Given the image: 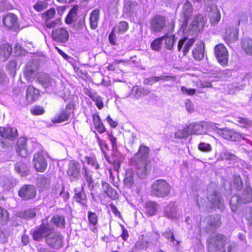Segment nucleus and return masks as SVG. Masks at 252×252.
I'll list each match as a JSON object with an SVG mask.
<instances>
[{
	"mask_svg": "<svg viewBox=\"0 0 252 252\" xmlns=\"http://www.w3.org/2000/svg\"><path fill=\"white\" fill-rule=\"evenodd\" d=\"M150 149L145 146L141 145L132 158L131 159V164L137 169V173L141 178L147 175L150 169V160L148 159Z\"/></svg>",
	"mask_w": 252,
	"mask_h": 252,
	"instance_id": "f257e3e1",
	"label": "nucleus"
},
{
	"mask_svg": "<svg viewBox=\"0 0 252 252\" xmlns=\"http://www.w3.org/2000/svg\"><path fill=\"white\" fill-rule=\"evenodd\" d=\"M234 244L227 242L226 237L217 234L210 237L207 240V249L210 252H231Z\"/></svg>",
	"mask_w": 252,
	"mask_h": 252,
	"instance_id": "f03ea898",
	"label": "nucleus"
},
{
	"mask_svg": "<svg viewBox=\"0 0 252 252\" xmlns=\"http://www.w3.org/2000/svg\"><path fill=\"white\" fill-rule=\"evenodd\" d=\"M170 186L164 180H156L152 187V193L158 197H165L170 193Z\"/></svg>",
	"mask_w": 252,
	"mask_h": 252,
	"instance_id": "7ed1b4c3",
	"label": "nucleus"
},
{
	"mask_svg": "<svg viewBox=\"0 0 252 252\" xmlns=\"http://www.w3.org/2000/svg\"><path fill=\"white\" fill-rule=\"evenodd\" d=\"M252 201V189L248 187L245 189L241 198L238 195L233 196L230 201V208L233 212L237 210L241 202L248 203Z\"/></svg>",
	"mask_w": 252,
	"mask_h": 252,
	"instance_id": "20e7f679",
	"label": "nucleus"
},
{
	"mask_svg": "<svg viewBox=\"0 0 252 252\" xmlns=\"http://www.w3.org/2000/svg\"><path fill=\"white\" fill-rule=\"evenodd\" d=\"M218 124L213 123V125H212V130L216 132L217 133L224 139L232 141L238 140L241 138L245 139L239 132H237L232 129H229L227 127L220 128L218 127Z\"/></svg>",
	"mask_w": 252,
	"mask_h": 252,
	"instance_id": "39448f33",
	"label": "nucleus"
},
{
	"mask_svg": "<svg viewBox=\"0 0 252 252\" xmlns=\"http://www.w3.org/2000/svg\"><path fill=\"white\" fill-rule=\"evenodd\" d=\"M193 7L191 3L188 0L183 3L182 10L180 14L179 21L181 23V29L183 31L186 29L188 20L192 15Z\"/></svg>",
	"mask_w": 252,
	"mask_h": 252,
	"instance_id": "423d86ee",
	"label": "nucleus"
},
{
	"mask_svg": "<svg viewBox=\"0 0 252 252\" xmlns=\"http://www.w3.org/2000/svg\"><path fill=\"white\" fill-rule=\"evenodd\" d=\"M212 125L213 123L206 122H195L190 124L189 129L190 130L191 134H206L210 129H212Z\"/></svg>",
	"mask_w": 252,
	"mask_h": 252,
	"instance_id": "0eeeda50",
	"label": "nucleus"
},
{
	"mask_svg": "<svg viewBox=\"0 0 252 252\" xmlns=\"http://www.w3.org/2000/svg\"><path fill=\"white\" fill-rule=\"evenodd\" d=\"M63 238L62 235L52 232V229L48 234L46 238V242L50 247L59 249L63 246Z\"/></svg>",
	"mask_w": 252,
	"mask_h": 252,
	"instance_id": "6e6552de",
	"label": "nucleus"
},
{
	"mask_svg": "<svg viewBox=\"0 0 252 252\" xmlns=\"http://www.w3.org/2000/svg\"><path fill=\"white\" fill-rule=\"evenodd\" d=\"M74 106L71 104H68L64 110L62 111L52 120L53 123H60L68 121L73 113Z\"/></svg>",
	"mask_w": 252,
	"mask_h": 252,
	"instance_id": "1a4fd4ad",
	"label": "nucleus"
},
{
	"mask_svg": "<svg viewBox=\"0 0 252 252\" xmlns=\"http://www.w3.org/2000/svg\"><path fill=\"white\" fill-rule=\"evenodd\" d=\"M216 57L222 65H225L228 62V52L225 47L222 44H219L215 47Z\"/></svg>",
	"mask_w": 252,
	"mask_h": 252,
	"instance_id": "9d476101",
	"label": "nucleus"
},
{
	"mask_svg": "<svg viewBox=\"0 0 252 252\" xmlns=\"http://www.w3.org/2000/svg\"><path fill=\"white\" fill-rule=\"evenodd\" d=\"M36 194L35 187L32 185H24L19 190L18 194L23 200H29L34 198Z\"/></svg>",
	"mask_w": 252,
	"mask_h": 252,
	"instance_id": "9b49d317",
	"label": "nucleus"
},
{
	"mask_svg": "<svg viewBox=\"0 0 252 252\" xmlns=\"http://www.w3.org/2000/svg\"><path fill=\"white\" fill-rule=\"evenodd\" d=\"M32 161L34 167L37 171L43 172L45 171L47 166V162L42 153H35L34 155Z\"/></svg>",
	"mask_w": 252,
	"mask_h": 252,
	"instance_id": "f8f14e48",
	"label": "nucleus"
},
{
	"mask_svg": "<svg viewBox=\"0 0 252 252\" xmlns=\"http://www.w3.org/2000/svg\"><path fill=\"white\" fill-rule=\"evenodd\" d=\"M239 30L237 27L228 26L225 29L223 38L226 42L230 44L237 40Z\"/></svg>",
	"mask_w": 252,
	"mask_h": 252,
	"instance_id": "ddd939ff",
	"label": "nucleus"
},
{
	"mask_svg": "<svg viewBox=\"0 0 252 252\" xmlns=\"http://www.w3.org/2000/svg\"><path fill=\"white\" fill-rule=\"evenodd\" d=\"M3 23L7 28L15 31L19 27L17 16L11 13H9L3 17Z\"/></svg>",
	"mask_w": 252,
	"mask_h": 252,
	"instance_id": "4468645a",
	"label": "nucleus"
},
{
	"mask_svg": "<svg viewBox=\"0 0 252 252\" xmlns=\"http://www.w3.org/2000/svg\"><path fill=\"white\" fill-rule=\"evenodd\" d=\"M150 26L152 32H160L165 26V20L163 17L157 15L151 20Z\"/></svg>",
	"mask_w": 252,
	"mask_h": 252,
	"instance_id": "2eb2a0df",
	"label": "nucleus"
},
{
	"mask_svg": "<svg viewBox=\"0 0 252 252\" xmlns=\"http://www.w3.org/2000/svg\"><path fill=\"white\" fill-rule=\"evenodd\" d=\"M194 42L195 39L194 38H189L187 37L182 38L178 43V51L180 52L182 51L183 56H186Z\"/></svg>",
	"mask_w": 252,
	"mask_h": 252,
	"instance_id": "dca6fc26",
	"label": "nucleus"
},
{
	"mask_svg": "<svg viewBox=\"0 0 252 252\" xmlns=\"http://www.w3.org/2000/svg\"><path fill=\"white\" fill-rule=\"evenodd\" d=\"M164 216L171 220H174L179 216V210L175 202L168 204L163 210Z\"/></svg>",
	"mask_w": 252,
	"mask_h": 252,
	"instance_id": "f3484780",
	"label": "nucleus"
},
{
	"mask_svg": "<svg viewBox=\"0 0 252 252\" xmlns=\"http://www.w3.org/2000/svg\"><path fill=\"white\" fill-rule=\"evenodd\" d=\"M80 165L75 161H71L69 162L67 174L71 181L78 180L80 176Z\"/></svg>",
	"mask_w": 252,
	"mask_h": 252,
	"instance_id": "a211bd4d",
	"label": "nucleus"
},
{
	"mask_svg": "<svg viewBox=\"0 0 252 252\" xmlns=\"http://www.w3.org/2000/svg\"><path fill=\"white\" fill-rule=\"evenodd\" d=\"M51 230V228L48 224H42L38 228L34 230L32 234L33 238L35 241H40L44 237L46 238Z\"/></svg>",
	"mask_w": 252,
	"mask_h": 252,
	"instance_id": "6ab92c4d",
	"label": "nucleus"
},
{
	"mask_svg": "<svg viewBox=\"0 0 252 252\" xmlns=\"http://www.w3.org/2000/svg\"><path fill=\"white\" fill-rule=\"evenodd\" d=\"M52 38L58 42L64 43L68 39L69 34L64 28L57 29L52 31Z\"/></svg>",
	"mask_w": 252,
	"mask_h": 252,
	"instance_id": "aec40b11",
	"label": "nucleus"
},
{
	"mask_svg": "<svg viewBox=\"0 0 252 252\" xmlns=\"http://www.w3.org/2000/svg\"><path fill=\"white\" fill-rule=\"evenodd\" d=\"M37 74L36 65L30 63H28L24 70V76L28 82L32 81Z\"/></svg>",
	"mask_w": 252,
	"mask_h": 252,
	"instance_id": "412c9836",
	"label": "nucleus"
},
{
	"mask_svg": "<svg viewBox=\"0 0 252 252\" xmlns=\"http://www.w3.org/2000/svg\"><path fill=\"white\" fill-rule=\"evenodd\" d=\"M208 200L212 204L213 206L220 210H222L224 207L223 201L220 195L216 192L208 196Z\"/></svg>",
	"mask_w": 252,
	"mask_h": 252,
	"instance_id": "4be33fe9",
	"label": "nucleus"
},
{
	"mask_svg": "<svg viewBox=\"0 0 252 252\" xmlns=\"http://www.w3.org/2000/svg\"><path fill=\"white\" fill-rule=\"evenodd\" d=\"M208 15L212 25H216L220 20V11L216 5H213L210 8Z\"/></svg>",
	"mask_w": 252,
	"mask_h": 252,
	"instance_id": "5701e85b",
	"label": "nucleus"
},
{
	"mask_svg": "<svg viewBox=\"0 0 252 252\" xmlns=\"http://www.w3.org/2000/svg\"><path fill=\"white\" fill-rule=\"evenodd\" d=\"M0 135L4 138L12 139L17 136V130L16 128L10 127H0Z\"/></svg>",
	"mask_w": 252,
	"mask_h": 252,
	"instance_id": "b1692460",
	"label": "nucleus"
},
{
	"mask_svg": "<svg viewBox=\"0 0 252 252\" xmlns=\"http://www.w3.org/2000/svg\"><path fill=\"white\" fill-rule=\"evenodd\" d=\"M206 223H208L209 226L212 228H217L220 225V217L219 215H216L214 216H210L206 218L200 224L201 225H204Z\"/></svg>",
	"mask_w": 252,
	"mask_h": 252,
	"instance_id": "393cba45",
	"label": "nucleus"
},
{
	"mask_svg": "<svg viewBox=\"0 0 252 252\" xmlns=\"http://www.w3.org/2000/svg\"><path fill=\"white\" fill-rule=\"evenodd\" d=\"M17 152L22 157L25 158L28 155L27 149V139L24 137H21L17 141Z\"/></svg>",
	"mask_w": 252,
	"mask_h": 252,
	"instance_id": "a878e982",
	"label": "nucleus"
},
{
	"mask_svg": "<svg viewBox=\"0 0 252 252\" xmlns=\"http://www.w3.org/2000/svg\"><path fill=\"white\" fill-rule=\"evenodd\" d=\"M38 81L42 84L43 87L48 88H53L56 86V83L54 80L51 79L49 76L46 74H42L38 77Z\"/></svg>",
	"mask_w": 252,
	"mask_h": 252,
	"instance_id": "bb28decb",
	"label": "nucleus"
},
{
	"mask_svg": "<svg viewBox=\"0 0 252 252\" xmlns=\"http://www.w3.org/2000/svg\"><path fill=\"white\" fill-rule=\"evenodd\" d=\"M100 17V10L96 8L93 10L90 15V24L91 28L95 30L98 26Z\"/></svg>",
	"mask_w": 252,
	"mask_h": 252,
	"instance_id": "cd10ccee",
	"label": "nucleus"
},
{
	"mask_svg": "<svg viewBox=\"0 0 252 252\" xmlns=\"http://www.w3.org/2000/svg\"><path fill=\"white\" fill-rule=\"evenodd\" d=\"M204 44L203 42H200L195 45L192 53L194 59L196 61H200L204 57L203 48Z\"/></svg>",
	"mask_w": 252,
	"mask_h": 252,
	"instance_id": "c85d7f7f",
	"label": "nucleus"
},
{
	"mask_svg": "<svg viewBox=\"0 0 252 252\" xmlns=\"http://www.w3.org/2000/svg\"><path fill=\"white\" fill-rule=\"evenodd\" d=\"M12 48L8 44L5 43L0 46V61H5L10 56Z\"/></svg>",
	"mask_w": 252,
	"mask_h": 252,
	"instance_id": "c756f323",
	"label": "nucleus"
},
{
	"mask_svg": "<svg viewBox=\"0 0 252 252\" xmlns=\"http://www.w3.org/2000/svg\"><path fill=\"white\" fill-rule=\"evenodd\" d=\"M204 25V20L201 14L196 15L193 19L191 24V30L193 31H199Z\"/></svg>",
	"mask_w": 252,
	"mask_h": 252,
	"instance_id": "7c9ffc66",
	"label": "nucleus"
},
{
	"mask_svg": "<svg viewBox=\"0 0 252 252\" xmlns=\"http://www.w3.org/2000/svg\"><path fill=\"white\" fill-rule=\"evenodd\" d=\"M138 3L136 1L127 0L125 2L124 11L126 14L131 16L136 12Z\"/></svg>",
	"mask_w": 252,
	"mask_h": 252,
	"instance_id": "2f4dec72",
	"label": "nucleus"
},
{
	"mask_svg": "<svg viewBox=\"0 0 252 252\" xmlns=\"http://www.w3.org/2000/svg\"><path fill=\"white\" fill-rule=\"evenodd\" d=\"M39 94L38 90L33 86H30L27 89L26 98L29 102L35 100L38 98Z\"/></svg>",
	"mask_w": 252,
	"mask_h": 252,
	"instance_id": "473e14b6",
	"label": "nucleus"
},
{
	"mask_svg": "<svg viewBox=\"0 0 252 252\" xmlns=\"http://www.w3.org/2000/svg\"><path fill=\"white\" fill-rule=\"evenodd\" d=\"M161 37L162 41H164L166 49L169 50H172L175 41V35L165 34Z\"/></svg>",
	"mask_w": 252,
	"mask_h": 252,
	"instance_id": "72a5a7b5",
	"label": "nucleus"
},
{
	"mask_svg": "<svg viewBox=\"0 0 252 252\" xmlns=\"http://www.w3.org/2000/svg\"><path fill=\"white\" fill-rule=\"evenodd\" d=\"M13 179L11 177L2 176L0 177V185L6 189L12 188L14 186Z\"/></svg>",
	"mask_w": 252,
	"mask_h": 252,
	"instance_id": "f704fd0d",
	"label": "nucleus"
},
{
	"mask_svg": "<svg viewBox=\"0 0 252 252\" xmlns=\"http://www.w3.org/2000/svg\"><path fill=\"white\" fill-rule=\"evenodd\" d=\"M159 207L158 203L153 201H148L146 203V212L149 216H153L155 214Z\"/></svg>",
	"mask_w": 252,
	"mask_h": 252,
	"instance_id": "c9c22d12",
	"label": "nucleus"
},
{
	"mask_svg": "<svg viewBox=\"0 0 252 252\" xmlns=\"http://www.w3.org/2000/svg\"><path fill=\"white\" fill-rule=\"evenodd\" d=\"M133 175L131 169H128L126 171L124 182L125 185L129 188L132 187L134 184Z\"/></svg>",
	"mask_w": 252,
	"mask_h": 252,
	"instance_id": "e433bc0d",
	"label": "nucleus"
},
{
	"mask_svg": "<svg viewBox=\"0 0 252 252\" xmlns=\"http://www.w3.org/2000/svg\"><path fill=\"white\" fill-rule=\"evenodd\" d=\"M95 136L97 139V142L102 153L104 155L105 159L109 163H111L112 162L110 160L109 156L106 154V151L107 150L108 146L106 144L105 141L100 139L97 134H96Z\"/></svg>",
	"mask_w": 252,
	"mask_h": 252,
	"instance_id": "4c0bfd02",
	"label": "nucleus"
},
{
	"mask_svg": "<svg viewBox=\"0 0 252 252\" xmlns=\"http://www.w3.org/2000/svg\"><path fill=\"white\" fill-rule=\"evenodd\" d=\"M93 123L95 128L99 133H102L105 132V128L98 115H94Z\"/></svg>",
	"mask_w": 252,
	"mask_h": 252,
	"instance_id": "58836bf2",
	"label": "nucleus"
},
{
	"mask_svg": "<svg viewBox=\"0 0 252 252\" xmlns=\"http://www.w3.org/2000/svg\"><path fill=\"white\" fill-rule=\"evenodd\" d=\"M242 47L247 54L252 56V39H244L242 42Z\"/></svg>",
	"mask_w": 252,
	"mask_h": 252,
	"instance_id": "ea45409f",
	"label": "nucleus"
},
{
	"mask_svg": "<svg viewBox=\"0 0 252 252\" xmlns=\"http://www.w3.org/2000/svg\"><path fill=\"white\" fill-rule=\"evenodd\" d=\"M36 216V212L34 209H30L18 213L17 216L25 219H30L33 218Z\"/></svg>",
	"mask_w": 252,
	"mask_h": 252,
	"instance_id": "a19ab883",
	"label": "nucleus"
},
{
	"mask_svg": "<svg viewBox=\"0 0 252 252\" xmlns=\"http://www.w3.org/2000/svg\"><path fill=\"white\" fill-rule=\"evenodd\" d=\"M15 170L22 177L26 176L29 172L26 165L22 162H18L15 164Z\"/></svg>",
	"mask_w": 252,
	"mask_h": 252,
	"instance_id": "79ce46f5",
	"label": "nucleus"
},
{
	"mask_svg": "<svg viewBox=\"0 0 252 252\" xmlns=\"http://www.w3.org/2000/svg\"><path fill=\"white\" fill-rule=\"evenodd\" d=\"M75 195L74 198L75 200L80 203L82 205L86 206V196L85 193L83 191H77V189H75Z\"/></svg>",
	"mask_w": 252,
	"mask_h": 252,
	"instance_id": "37998d69",
	"label": "nucleus"
},
{
	"mask_svg": "<svg viewBox=\"0 0 252 252\" xmlns=\"http://www.w3.org/2000/svg\"><path fill=\"white\" fill-rule=\"evenodd\" d=\"M52 222L57 226L63 228L65 225L64 218L62 216H55L52 219Z\"/></svg>",
	"mask_w": 252,
	"mask_h": 252,
	"instance_id": "c03bdc74",
	"label": "nucleus"
},
{
	"mask_svg": "<svg viewBox=\"0 0 252 252\" xmlns=\"http://www.w3.org/2000/svg\"><path fill=\"white\" fill-rule=\"evenodd\" d=\"M89 95L99 109H101L103 107L102 99L99 95L94 93H91Z\"/></svg>",
	"mask_w": 252,
	"mask_h": 252,
	"instance_id": "a18cd8bd",
	"label": "nucleus"
},
{
	"mask_svg": "<svg viewBox=\"0 0 252 252\" xmlns=\"http://www.w3.org/2000/svg\"><path fill=\"white\" fill-rule=\"evenodd\" d=\"M128 26V23L126 22H121L113 29V32L124 33L127 30Z\"/></svg>",
	"mask_w": 252,
	"mask_h": 252,
	"instance_id": "49530a36",
	"label": "nucleus"
},
{
	"mask_svg": "<svg viewBox=\"0 0 252 252\" xmlns=\"http://www.w3.org/2000/svg\"><path fill=\"white\" fill-rule=\"evenodd\" d=\"M235 121L241 127H247L252 125V122L246 118L238 117L236 119Z\"/></svg>",
	"mask_w": 252,
	"mask_h": 252,
	"instance_id": "de8ad7c7",
	"label": "nucleus"
},
{
	"mask_svg": "<svg viewBox=\"0 0 252 252\" xmlns=\"http://www.w3.org/2000/svg\"><path fill=\"white\" fill-rule=\"evenodd\" d=\"M162 235L171 242H173L174 245H177L179 242L175 240L174 237L173 233L170 229H168L163 233Z\"/></svg>",
	"mask_w": 252,
	"mask_h": 252,
	"instance_id": "09e8293b",
	"label": "nucleus"
},
{
	"mask_svg": "<svg viewBox=\"0 0 252 252\" xmlns=\"http://www.w3.org/2000/svg\"><path fill=\"white\" fill-rule=\"evenodd\" d=\"M77 8L74 7L69 11L66 19L67 23L70 24L75 20L76 17Z\"/></svg>",
	"mask_w": 252,
	"mask_h": 252,
	"instance_id": "8fccbe9b",
	"label": "nucleus"
},
{
	"mask_svg": "<svg viewBox=\"0 0 252 252\" xmlns=\"http://www.w3.org/2000/svg\"><path fill=\"white\" fill-rule=\"evenodd\" d=\"M162 41V37L155 39L151 44V47L152 50L154 51H159L160 49Z\"/></svg>",
	"mask_w": 252,
	"mask_h": 252,
	"instance_id": "3c124183",
	"label": "nucleus"
},
{
	"mask_svg": "<svg viewBox=\"0 0 252 252\" xmlns=\"http://www.w3.org/2000/svg\"><path fill=\"white\" fill-rule=\"evenodd\" d=\"M85 161L89 165H91L94 169L97 170L99 168V165L96 162V159L92 157H86Z\"/></svg>",
	"mask_w": 252,
	"mask_h": 252,
	"instance_id": "603ef678",
	"label": "nucleus"
},
{
	"mask_svg": "<svg viewBox=\"0 0 252 252\" xmlns=\"http://www.w3.org/2000/svg\"><path fill=\"white\" fill-rule=\"evenodd\" d=\"M90 224L94 226L97 223V217L95 213L89 211L88 215Z\"/></svg>",
	"mask_w": 252,
	"mask_h": 252,
	"instance_id": "864d4df0",
	"label": "nucleus"
},
{
	"mask_svg": "<svg viewBox=\"0 0 252 252\" xmlns=\"http://www.w3.org/2000/svg\"><path fill=\"white\" fill-rule=\"evenodd\" d=\"M198 149L203 152H209L212 150L211 145L205 142H201L198 145Z\"/></svg>",
	"mask_w": 252,
	"mask_h": 252,
	"instance_id": "5fc2aeb1",
	"label": "nucleus"
},
{
	"mask_svg": "<svg viewBox=\"0 0 252 252\" xmlns=\"http://www.w3.org/2000/svg\"><path fill=\"white\" fill-rule=\"evenodd\" d=\"M244 217L247 221L248 224L252 226V208L247 209Z\"/></svg>",
	"mask_w": 252,
	"mask_h": 252,
	"instance_id": "6e6d98bb",
	"label": "nucleus"
},
{
	"mask_svg": "<svg viewBox=\"0 0 252 252\" xmlns=\"http://www.w3.org/2000/svg\"><path fill=\"white\" fill-rule=\"evenodd\" d=\"M61 23L60 19L58 18L53 21H51L50 20H47L45 22V26L48 28H53L55 27L57 25H59Z\"/></svg>",
	"mask_w": 252,
	"mask_h": 252,
	"instance_id": "4d7b16f0",
	"label": "nucleus"
},
{
	"mask_svg": "<svg viewBox=\"0 0 252 252\" xmlns=\"http://www.w3.org/2000/svg\"><path fill=\"white\" fill-rule=\"evenodd\" d=\"M17 63L15 61H11L7 65V68L12 76H14L16 70Z\"/></svg>",
	"mask_w": 252,
	"mask_h": 252,
	"instance_id": "13d9d810",
	"label": "nucleus"
},
{
	"mask_svg": "<svg viewBox=\"0 0 252 252\" xmlns=\"http://www.w3.org/2000/svg\"><path fill=\"white\" fill-rule=\"evenodd\" d=\"M9 219V214L7 210L0 206V220L7 222Z\"/></svg>",
	"mask_w": 252,
	"mask_h": 252,
	"instance_id": "bf43d9fd",
	"label": "nucleus"
},
{
	"mask_svg": "<svg viewBox=\"0 0 252 252\" xmlns=\"http://www.w3.org/2000/svg\"><path fill=\"white\" fill-rule=\"evenodd\" d=\"M56 11L54 9L51 8L46 11L43 15V18L45 21L49 20L55 15Z\"/></svg>",
	"mask_w": 252,
	"mask_h": 252,
	"instance_id": "052dcab7",
	"label": "nucleus"
},
{
	"mask_svg": "<svg viewBox=\"0 0 252 252\" xmlns=\"http://www.w3.org/2000/svg\"><path fill=\"white\" fill-rule=\"evenodd\" d=\"M222 158L226 160H232L233 161L237 159L236 157L234 154L228 151H225L222 153Z\"/></svg>",
	"mask_w": 252,
	"mask_h": 252,
	"instance_id": "680f3d73",
	"label": "nucleus"
},
{
	"mask_svg": "<svg viewBox=\"0 0 252 252\" xmlns=\"http://www.w3.org/2000/svg\"><path fill=\"white\" fill-rule=\"evenodd\" d=\"M46 7L47 3L43 1H38L36 2L33 6L34 8L38 11H41L44 10Z\"/></svg>",
	"mask_w": 252,
	"mask_h": 252,
	"instance_id": "e2e57ef3",
	"label": "nucleus"
},
{
	"mask_svg": "<svg viewBox=\"0 0 252 252\" xmlns=\"http://www.w3.org/2000/svg\"><path fill=\"white\" fill-rule=\"evenodd\" d=\"M31 112L33 115H39L43 114L44 111L42 107L37 106L32 108Z\"/></svg>",
	"mask_w": 252,
	"mask_h": 252,
	"instance_id": "0e129e2a",
	"label": "nucleus"
},
{
	"mask_svg": "<svg viewBox=\"0 0 252 252\" xmlns=\"http://www.w3.org/2000/svg\"><path fill=\"white\" fill-rule=\"evenodd\" d=\"M83 169L84 172L83 173V175L85 177V179L86 181L89 184H90L93 182V180L92 178V176L90 173L89 171L85 167H83Z\"/></svg>",
	"mask_w": 252,
	"mask_h": 252,
	"instance_id": "69168bd1",
	"label": "nucleus"
},
{
	"mask_svg": "<svg viewBox=\"0 0 252 252\" xmlns=\"http://www.w3.org/2000/svg\"><path fill=\"white\" fill-rule=\"evenodd\" d=\"M158 82V77L152 76L148 78H146L144 80V83L146 85H152L155 83Z\"/></svg>",
	"mask_w": 252,
	"mask_h": 252,
	"instance_id": "338daca9",
	"label": "nucleus"
},
{
	"mask_svg": "<svg viewBox=\"0 0 252 252\" xmlns=\"http://www.w3.org/2000/svg\"><path fill=\"white\" fill-rule=\"evenodd\" d=\"M106 194L111 199H115L118 197L117 191L112 188L106 193Z\"/></svg>",
	"mask_w": 252,
	"mask_h": 252,
	"instance_id": "774afa93",
	"label": "nucleus"
}]
</instances>
